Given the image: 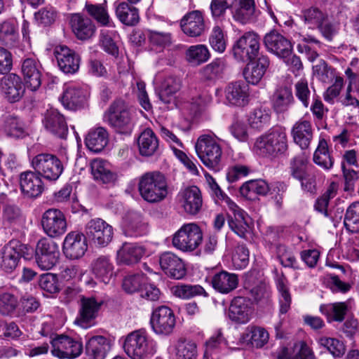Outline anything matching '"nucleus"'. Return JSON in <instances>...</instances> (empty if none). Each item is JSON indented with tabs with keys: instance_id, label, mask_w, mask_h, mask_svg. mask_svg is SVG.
Wrapping results in <instances>:
<instances>
[{
	"instance_id": "f257e3e1",
	"label": "nucleus",
	"mask_w": 359,
	"mask_h": 359,
	"mask_svg": "<svg viewBox=\"0 0 359 359\" xmlns=\"http://www.w3.org/2000/svg\"><path fill=\"white\" fill-rule=\"evenodd\" d=\"M137 188L142 198L151 204L162 202L168 195L167 179L158 171L147 172L141 175Z\"/></svg>"
},
{
	"instance_id": "f03ea898",
	"label": "nucleus",
	"mask_w": 359,
	"mask_h": 359,
	"mask_svg": "<svg viewBox=\"0 0 359 359\" xmlns=\"http://www.w3.org/2000/svg\"><path fill=\"white\" fill-rule=\"evenodd\" d=\"M123 349L131 359H148L156 352V343L144 330L140 329L126 336Z\"/></svg>"
},
{
	"instance_id": "7ed1b4c3",
	"label": "nucleus",
	"mask_w": 359,
	"mask_h": 359,
	"mask_svg": "<svg viewBox=\"0 0 359 359\" xmlns=\"http://www.w3.org/2000/svg\"><path fill=\"white\" fill-rule=\"evenodd\" d=\"M287 137L284 130L281 128L273 130L257 138L255 151L264 157L275 158L283 154L287 150Z\"/></svg>"
},
{
	"instance_id": "20e7f679",
	"label": "nucleus",
	"mask_w": 359,
	"mask_h": 359,
	"mask_svg": "<svg viewBox=\"0 0 359 359\" xmlns=\"http://www.w3.org/2000/svg\"><path fill=\"white\" fill-rule=\"evenodd\" d=\"M104 118L116 132L128 134L133 127L132 113L122 100H114L104 113Z\"/></svg>"
},
{
	"instance_id": "39448f33",
	"label": "nucleus",
	"mask_w": 359,
	"mask_h": 359,
	"mask_svg": "<svg viewBox=\"0 0 359 359\" xmlns=\"http://www.w3.org/2000/svg\"><path fill=\"white\" fill-rule=\"evenodd\" d=\"M195 149L198 158L206 167L214 170H219L222 149L213 136H199L195 144Z\"/></svg>"
},
{
	"instance_id": "423d86ee",
	"label": "nucleus",
	"mask_w": 359,
	"mask_h": 359,
	"mask_svg": "<svg viewBox=\"0 0 359 359\" xmlns=\"http://www.w3.org/2000/svg\"><path fill=\"white\" fill-rule=\"evenodd\" d=\"M203 231L196 223L183 224L172 236V244L177 250L191 252L202 243Z\"/></svg>"
},
{
	"instance_id": "0eeeda50",
	"label": "nucleus",
	"mask_w": 359,
	"mask_h": 359,
	"mask_svg": "<svg viewBox=\"0 0 359 359\" xmlns=\"http://www.w3.org/2000/svg\"><path fill=\"white\" fill-rule=\"evenodd\" d=\"M32 249L18 240H11L0 252V269L6 273H13L18 267L20 258L29 259Z\"/></svg>"
},
{
	"instance_id": "6e6552de",
	"label": "nucleus",
	"mask_w": 359,
	"mask_h": 359,
	"mask_svg": "<svg viewBox=\"0 0 359 359\" xmlns=\"http://www.w3.org/2000/svg\"><path fill=\"white\" fill-rule=\"evenodd\" d=\"M31 164L38 175L50 182L56 181L64 170L62 161L55 155L50 153L36 155L32 158Z\"/></svg>"
},
{
	"instance_id": "1a4fd4ad",
	"label": "nucleus",
	"mask_w": 359,
	"mask_h": 359,
	"mask_svg": "<svg viewBox=\"0 0 359 359\" xmlns=\"http://www.w3.org/2000/svg\"><path fill=\"white\" fill-rule=\"evenodd\" d=\"M259 35L254 32L243 34L234 43L232 49L234 58L242 62L250 63L259 54L260 43Z\"/></svg>"
},
{
	"instance_id": "9d476101",
	"label": "nucleus",
	"mask_w": 359,
	"mask_h": 359,
	"mask_svg": "<svg viewBox=\"0 0 359 359\" xmlns=\"http://www.w3.org/2000/svg\"><path fill=\"white\" fill-rule=\"evenodd\" d=\"M85 235L95 246L104 248L112 241L114 229L104 219L95 218L86 224Z\"/></svg>"
},
{
	"instance_id": "9b49d317",
	"label": "nucleus",
	"mask_w": 359,
	"mask_h": 359,
	"mask_svg": "<svg viewBox=\"0 0 359 359\" xmlns=\"http://www.w3.org/2000/svg\"><path fill=\"white\" fill-rule=\"evenodd\" d=\"M50 344L52 355L60 359H74L83 352L82 342L67 335H55Z\"/></svg>"
},
{
	"instance_id": "f8f14e48",
	"label": "nucleus",
	"mask_w": 359,
	"mask_h": 359,
	"mask_svg": "<svg viewBox=\"0 0 359 359\" xmlns=\"http://www.w3.org/2000/svg\"><path fill=\"white\" fill-rule=\"evenodd\" d=\"M150 325L152 331L156 334L170 335L172 333L176 325L174 311L167 306H157L151 313Z\"/></svg>"
},
{
	"instance_id": "ddd939ff",
	"label": "nucleus",
	"mask_w": 359,
	"mask_h": 359,
	"mask_svg": "<svg viewBox=\"0 0 359 359\" xmlns=\"http://www.w3.org/2000/svg\"><path fill=\"white\" fill-rule=\"evenodd\" d=\"M102 304V299L94 297H81L74 323L83 329H88L95 325V320Z\"/></svg>"
},
{
	"instance_id": "4468645a",
	"label": "nucleus",
	"mask_w": 359,
	"mask_h": 359,
	"mask_svg": "<svg viewBox=\"0 0 359 359\" xmlns=\"http://www.w3.org/2000/svg\"><path fill=\"white\" fill-rule=\"evenodd\" d=\"M60 251L57 245L48 238L40 239L35 249V261L42 270H50L58 262Z\"/></svg>"
},
{
	"instance_id": "2eb2a0df",
	"label": "nucleus",
	"mask_w": 359,
	"mask_h": 359,
	"mask_svg": "<svg viewBox=\"0 0 359 359\" xmlns=\"http://www.w3.org/2000/svg\"><path fill=\"white\" fill-rule=\"evenodd\" d=\"M41 224L45 233L50 238H57L67 230L65 214L59 209L50 208L41 216Z\"/></svg>"
},
{
	"instance_id": "dca6fc26",
	"label": "nucleus",
	"mask_w": 359,
	"mask_h": 359,
	"mask_svg": "<svg viewBox=\"0 0 359 359\" xmlns=\"http://www.w3.org/2000/svg\"><path fill=\"white\" fill-rule=\"evenodd\" d=\"M85 233L72 231L69 233L63 242V252L69 259L82 257L88 249Z\"/></svg>"
},
{
	"instance_id": "f3484780",
	"label": "nucleus",
	"mask_w": 359,
	"mask_h": 359,
	"mask_svg": "<svg viewBox=\"0 0 359 359\" xmlns=\"http://www.w3.org/2000/svg\"><path fill=\"white\" fill-rule=\"evenodd\" d=\"M42 67L35 58L27 57L22 60L21 72L25 83L32 91L37 90L41 85Z\"/></svg>"
},
{
	"instance_id": "a211bd4d",
	"label": "nucleus",
	"mask_w": 359,
	"mask_h": 359,
	"mask_svg": "<svg viewBox=\"0 0 359 359\" xmlns=\"http://www.w3.org/2000/svg\"><path fill=\"white\" fill-rule=\"evenodd\" d=\"M58 67L66 74H73L78 72L80 66V57L73 50L65 46H58L54 50Z\"/></svg>"
},
{
	"instance_id": "6ab92c4d",
	"label": "nucleus",
	"mask_w": 359,
	"mask_h": 359,
	"mask_svg": "<svg viewBox=\"0 0 359 359\" xmlns=\"http://www.w3.org/2000/svg\"><path fill=\"white\" fill-rule=\"evenodd\" d=\"M0 87L6 99L11 103L20 100L25 93L21 78L15 74H8L1 79Z\"/></svg>"
},
{
	"instance_id": "aec40b11",
	"label": "nucleus",
	"mask_w": 359,
	"mask_h": 359,
	"mask_svg": "<svg viewBox=\"0 0 359 359\" xmlns=\"http://www.w3.org/2000/svg\"><path fill=\"white\" fill-rule=\"evenodd\" d=\"M180 27L184 34L188 36H201L206 29L203 13L198 10L188 12L180 20Z\"/></svg>"
},
{
	"instance_id": "412c9836",
	"label": "nucleus",
	"mask_w": 359,
	"mask_h": 359,
	"mask_svg": "<svg viewBox=\"0 0 359 359\" xmlns=\"http://www.w3.org/2000/svg\"><path fill=\"white\" fill-rule=\"evenodd\" d=\"M43 124L52 135L60 139H66L68 135V126L65 116L56 109L46 111Z\"/></svg>"
},
{
	"instance_id": "4be33fe9",
	"label": "nucleus",
	"mask_w": 359,
	"mask_h": 359,
	"mask_svg": "<svg viewBox=\"0 0 359 359\" xmlns=\"http://www.w3.org/2000/svg\"><path fill=\"white\" fill-rule=\"evenodd\" d=\"M231 13L233 18L243 25L255 22L260 15L255 0H237Z\"/></svg>"
},
{
	"instance_id": "5701e85b",
	"label": "nucleus",
	"mask_w": 359,
	"mask_h": 359,
	"mask_svg": "<svg viewBox=\"0 0 359 359\" xmlns=\"http://www.w3.org/2000/svg\"><path fill=\"white\" fill-rule=\"evenodd\" d=\"M159 264L165 273L174 279H181L186 275L187 269L183 261L171 252L162 253L159 257Z\"/></svg>"
},
{
	"instance_id": "b1692460",
	"label": "nucleus",
	"mask_w": 359,
	"mask_h": 359,
	"mask_svg": "<svg viewBox=\"0 0 359 359\" xmlns=\"http://www.w3.org/2000/svg\"><path fill=\"white\" fill-rule=\"evenodd\" d=\"M264 43L270 52L281 58H285L292 53V45L290 41L276 31L266 34Z\"/></svg>"
},
{
	"instance_id": "393cba45",
	"label": "nucleus",
	"mask_w": 359,
	"mask_h": 359,
	"mask_svg": "<svg viewBox=\"0 0 359 359\" xmlns=\"http://www.w3.org/2000/svg\"><path fill=\"white\" fill-rule=\"evenodd\" d=\"M225 97L228 103L237 107H244L249 102V88L243 81L230 83L225 88Z\"/></svg>"
},
{
	"instance_id": "a878e982",
	"label": "nucleus",
	"mask_w": 359,
	"mask_h": 359,
	"mask_svg": "<svg viewBox=\"0 0 359 359\" xmlns=\"http://www.w3.org/2000/svg\"><path fill=\"white\" fill-rule=\"evenodd\" d=\"M313 131L311 121L299 119L293 125L291 135L296 144L302 149H306L313 140Z\"/></svg>"
},
{
	"instance_id": "bb28decb",
	"label": "nucleus",
	"mask_w": 359,
	"mask_h": 359,
	"mask_svg": "<svg viewBox=\"0 0 359 359\" xmlns=\"http://www.w3.org/2000/svg\"><path fill=\"white\" fill-rule=\"evenodd\" d=\"M22 191L29 197H37L43 192V184L41 177L35 171H26L20 176Z\"/></svg>"
},
{
	"instance_id": "cd10ccee",
	"label": "nucleus",
	"mask_w": 359,
	"mask_h": 359,
	"mask_svg": "<svg viewBox=\"0 0 359 359\" xmlns=\"http://www.w3.org/2000/svg\"><path fill=\"white\" fill-rule=\"evenodd\" d=\"M248 299L238 297L234 298L229 306L228 316L229 318L237 323H248L252 314V309Z\"/></svg>"
},
{
	"instance_id": "c85d7f7f",
	"label": "nucleus",
	"mask_w": 359,
	"mask_h": 359,
	"mask_svg": "<svg viewBox=\"0 0 359 359\" xmlns=\"http://www.w3.org/2000/svg\"><path fill=\"white\" fill-rule=\"evenodd\" d=\"M228 208L231 212L229 219L230 229L241 238H245L249 228L245 212L235 203H230Z\"/></svg>"
},
{
	"instance_id": "c756f323",
	"label": "nucleus",
	"mask_w": 359,
	"mask_h": 359,
	"mask_svg": "<svg viewBox=\"0 0 359 359\" xmlns=\"http://www.w3.org/2000/svg\"><path fill=\"white\" fill-rule=\"evenodd\" d=\"M86 96L84 91L78 86H69L64 90L61 102L65 108L76 111L84 106Z\"/></svg>"
},
{
	"instance_id": "7c9ffc66",
	"label": "nucleus",
	"mask_w": 359,
	"mask_h": 359,
	"mask_svg": "<svg viewBox=\"0 0 359 359\" xmlns=\"http://www.w3.org/2000/svg\"><path fill=\"white\" fill-rule=\"evenodd\" d=\"M90 271L100 281L107 283L113 274L114 265L108 255H100L90 264Z\"/></svg>"
},
{
	"instance_id": "2f4dec72",
	"label": "nucleus",
	"mask_w": 359,
	"mask_h": 359,
	"mask_svg": "<svg viewBox=\"0 0 359 359\" xmlns=\"http://www.w3.org/2000/svg\"><path fill=\"white\" fill-rule=\"evenodd\" d=\"M211 283L216 291L222 294H228L237 287L238 278L235 273L222 271L212 276Z\"/></svg>"
},
{
	"instance_id": "473e14b6",
	"label": "nucleus",
	"mask_w": 359,
	"mask_h": 359,
	"mask_svg": "<svg viewBox=\"0 0 359 359\" xmlns=\"http://www.w3.org/2000/svg\"><path fill=\"white\" fill-rule=\"evenodd\" d=\"M294 99L290 87L278 86L272 96V104L277 113H284L294 104Z\"/></svg>"
},
{
	"instance_id": "72a5a7b5",
	"label": "nucleus",
	"mask_w": 359,
	"mask_h": 359,
	"mask_svg": "<svg viewBox=\"0 0 359 359\" xmlns=\"http://www.w3.org/2000/svg\"><path fill=\"white\" fill-rule=\"evenodd\" d=\"M109 142V135L103 127L90 130L85 138L86 147L91 151L98 153L102 151Z\"/></svg>"
},
{
	"instance_id": "f704fd0d",
	"label": "nucleus",
	"mask_w": 359,
	"mask_h": 359,
	"mask_svg": "<svg viewBox=\"0 0 359 359\" xmlns=\"http://www.w3.org/2000/svg\"><path fill=\"white\" fill-rule=\"evenodd\" d=\"M70 23L73 32L81 40L90 39L95 33V27L90 19L79 13L72 16Z\"/></svg>"
},
{
	"instance_id": "c9c22d12",
	"label": "nucleus",
	"mask_w": 359,
	"mask_h": 359,
	"mask_svg": "<svg viewBox=\"0 0 359 359\" xmlns=\"http://www.w3.org/2000/svg\"><path fill=\"white\" fill-rule=\"evenodd\" d=\"M144 254V249L142 246L126 242L117 252V259L122 264L131 265L137 263Z\"/></svg>"
},
{
	"instance_id": "e433bc0d",
	"label": "nucleus",
	"mask_w": 359,
	"mask_h": 359,
	"mask_svg": "<svg viewBox=\"0 0 359 359\" xmlns=\"http://www.w3.org/2000/svg\"><path fill=\"white\" fill-rule=\"evenodd\" d=\"M202 196L200 189L192 186L185 189L182 193V206L190 215L197 214L202 207Z\"/></svg>"
},
{
	"instance_id": "4c0bfd02",
	"label": "nucleus",
	"mask_w": 359,
	"mask_h": 359,
	"mask_svg": "<svg viewBox=\"0 0 359 359\" xmlns=\"http://www.w3.org/2000/svg\"><path fill=\"white\" fill-rule=\"evenodd\" d=\"M86 348L93 359H104L111 350V343L103 336H95L88 340Z\"/></svg>"
},
{
	"instance_id": "58836bf2",
	"label": "nucleus",
	"mask_w": 359,
	"mask_h": 359,
	"mask_svg": "<svg viewBox=\"0 0 359 359\" xmlns=\"http://www.w3.org/2000/svg\"><path fill=\"white\" fill-rule=\"evenodd\" d=\"M140 154L144 156H153L158 149V140L150 128L142 131L137 139Z\"/></svg>"
},
{
	"instance_id": "ea45409f",
	"label": "nucleus",
	"mask_w": 359,
	"mask_h": 359,
	"mask_svg": "<svg viewBox=\"0 0 359 359\" xmlns=\"http://www.w3.org/2000/svg\"><path fill=\"white\" fill-rule=\"evenodd\" d=\"M91 174L96 181L103 184H114L116 179V175L111 171L107 161L96 158L90 163Z\"/></svg>"
},
{
	"instance_id": "a19ab883",
	"label": "nucleus",
	"mask_w": 359,
	"mask_h": 359,
	"mask_svg": "<svg viewBox=\"0 0 359 359\" xmlns=\"http://www.w3.org/2000/svg\"><path fill=\"white\" fill-rule=\"evenodd\" d=\"M227 67L228 64L225 58H215L210 63L203 67L201 72L202 78L205 81L214 83L222 78Z\"/></svg>"
},
{
	"instance_id": "79ce46f5",
	"label": "nucleus",
	"mask_w": 359,
	"mask_h": 359,
	"mask_svg": "<svg viewBox=\"0 0 359 359\" xmlns=\"http://www.w3.org/2000/svg\"><path fill=\"white\" fill-rule=\"evenodd\" d=\"M352 301L339 302L320 306L322 313L330 320L342 322L347 313L352 309Z\"/></svg>"
},
{
	"instance_id": "37998d69",
	"label": "nucleus",
	"mask_w": 359,
	"mask_h": 359,
	"mask_svg": "<svg viewBox=\"0 0 359 359\" xmlns=\"http://www.w3.org/2000/svg\"><path fill=\"white\" fill-rule=\"evenodd\" d=\"M270 64L266 55H260L256 64H252L251 69L247 67L243 71V75L246 81L249 83L257 84L264 75Z\"/></svg>"
},
{
	"instance_id": "c03bdc74",
	"label": "nucleus",
	"mask_w": 359,
	"mask_h": 359,
	"mask_svg": "<svg viewBox=\"0 0 359 359\" xmlns=\"http://www.w3.org/2000/svg\"><path fill=\"white\" fill-rule=\"evenodd\" d=\"M86 13L99 25L108 27H114L115 25L108 13L105 4H93L86 2L84 7Z\"/></svg>"
},
{
	"instance_id": "a18cd8bd",
	"label": "nucleus",
	"mask_w": 359,
	"mask_h": 359,
	"mask_svg": "<svg viewBox=\"0 0 359 359\" xmlns=\"http://www.w3.org/2000/svg\"><path fill=\"white\" fill-rule=\"evenodd\" d=\"M116 18L126 26H135L140 20L138 9L128 3H119L115 8Z\"/></svg>"
},
{
	"instance_id": "49530a36",
	"label": "nucleus",
	"mask_w": 359,
	"mask_h": 359,
	"mask_svg": "<svg viewBox=\"0 0 359 359\" xmlns=\"http://www.w3.org/2000/svg\"><path fill=\"white\" fill-rule=\"evenodd\" d=\"M3 129L8 137L14 139L24 138L28 135L23 121L20 118L11 115L5 118Z\"/></svg>"
},
{
	"instance_id": "de8ad7c7",
	"label": "nucleus",
	"mask_w": 359,
	"mask_h": 359,
	"mask_svg": "<svg viewBox=\"0 0 359 359\" xmlns=\"http://www.w3.org/2000/svg\"><path fill=\"white\" fill-rule=\"evenodd\" d=\"M181 88V80L180 78L174 76H166L161 82L158 96L161 101L165 103H169L170 97L175 94Z\"/></svg>"
},
{
	"instance_id": "09e8293b",
	"label": "nucleus",
	"mask_w": 359,
	"mask_h": 359,
	"mask_svg": "<svg viewBox=\"0 0 359 359\" xmlns=\"http://www.w3.org/2000/svg\"><path fill=\"white\" fill-rule=\"evenodd\" d=\"M19 306L18 297L9 292L0 289V314L3 316H13Z\"/></svg>"
},
{
	"instance_id": "8fccbe9b",
	"label": "nucleus",
	"mask_w": 359,
	"mask_h": 359,
	"mask_svg": "<svg viewBox=\"0 0 359 359\" xmlns=\"http://www.w3.org/2000/svg\"><path fill=\"white\" fill-rule=\"evenodd\" d=\"M300 18L309 29H316L321 22H325L327 15L318 8L311 6L302 10Z\"/></svg>"
},
{
	"instance_id": "3c124183",
	"label": "nucleus",
	"mask_w": 359,
	"mask_h": 359,
	"mask_svg": "<svg viewBox=\"0 0 359 359\" xmlns=\"http://www.w3.org/2000/svg\"><path fill=\"white\" fill-rule=\"evenodd\" d=\"M187 61L193 65H200L210 57V53L205 45L197 44L189 46L185 53Z\"/></svg>"
},
{
	"instance_id": "603ef678",
	"label": "nucleus",
	"mask_w": 359,
	"mask_h": 359,
	"mask_svg": "<svg viewBox=\"0 0 359 359\" xmlns=\"http://www.w3.org/2000/svg\"><path fill=\"white\" fill-rule=\"evenodd\" d=\"M313 161L325 170H330L333 167L334 158L328 151L325 140L322 139L319 141L318 146L313 154Z\"/></svg>"
},
{
	"instance_id": "864d4df0",
	"label": "nucleus",
	"mask_w": 359,
	"mask_h": 359,
	"mask_svg": "<svg viewBox=\"0 0 359 359\" xmlns=\"http://www.w3.org/2000/svg\"><path fill=\"white\" fill-rule=\"evenodd\" d=\"M19 35L17 25L15 22L5 21L0 24V40L10 47H15L18 42Z\"/></svg>"
},
{
	"instance_id": "5fc2aeb1",
	"label": "nucleus",
	"mask_w": 359,
	"mask_h": 359,
	"mask_svg": "<svg viewBox=\"0 0 359 359\" xmlns=\"http://www.w3.org/2000/svg\"><path fill=\"white\" fill-rule=\"evenodd\" d=\"M172 293L179 298L189 299L197 295L208 296L204 288L199 285L179 283L171 288Z\"/></svg>"
},
{
	"instance_id": "6e6d98bb",
	"label": "nucleus",
	"mask_w": 359,
	"mask_h": 359,
	"mask_svg": "<svg viewBox=\"0 0 359 359\" xmlns=\"http://www.w3.org/2000/svg\"><path fill=\"white\" fill-rule=\"evenodd\" d=\"M276 287L280 293V312L285 314L290 308L292 298L287 287V280L283 273L276 279Z\"/></svg>"
},
{
	"instance_id": "4d7b16f0",
	"label": "nucleus",
	"mask_w": 359,
	"mask_h": 359,
	"mask_svg": "<svg viewBox=\"0 0 359 359\" xmlns=\"http://www.w3.org/2000/svg\"><path fill=\"white\" fill-rule=\"evenodd\" d=\"M344 224L348 232L359 233V202L351 203L347 208Z\"/></svg>"
},
{
	"instance_id": "13d9d810",
	"label": "nucleus",
	"mask_w": 359,
	"mask_h": 359,
	"mask_svg": "<svg viewBox=\"0 0 359 359\" xmlns=\"http://www.w3.org/2000/svg\"><path fill=\"white\" fill-rule=\"evenodd\" d=\"M271 120V111L269 108H257L249 116L248 121L252 128L261 129L268 126Z\"/></svg>"
},
{
	"instance_id": "bf43d9fd",
	"label": "nucleus",
	"mask_w": 359,
	"mask_h": 359,
	"mask_svg": "<svg viewBox=\"0 0 359 359\" xmlns=\"http://www.w3.org/2000/svg\"><path fill=\"white\" fill-rule=\"evenodd\" d=\"M147 226L142 222L139 215L134 214L130 216L129 220L126 224L124 233L127 236L137 237L144 235L146 233Z\"/></svg>"
},
{
	"instance_id": "052dcab7",
	"label": "nucleus",
	"mask_w": 359,
	"mask_h": 359,
	"mask_svg": "<svg viewBox=\"0 0 359 359\" xmlns=\"http://www.w3.org/2000/svg\"><path fill=\"white\" fill-rule=\"evenodd\" d=\"M294 92L297 99L302 106L308 108L310 105L311 92L309 87L308 81L304 78L299 79L294 84Z\"/></svg>"
},
{
	"instance_id": "680f3d73",
	"label": "nucleus",
	"mask_w": 359,
	"mask_h": 359,
	"mask_svg": "<svg viewBox=\"0 0 359 359\" xmlns=\"http://www.w3.org/2000/svg\"><path fill=\"white\" fill-rule=\"evenodd\" d=\"M318 344L326 348L334 357L342 356L346 351L345 346L336 338L322 337L318 340Z\"/></svg>"
},
{
	"instance_id": "e2e57ef3",
	"label": "nucleus",
	"mask_w": 359,
	"mask_h": 359,
	"mask_svg": "<svg viewBox=\"0 0 359 359\" xmlns=\"http://www.w3.org/2000/svg\"><path fill=\"white\" fill-rule=\"evenodd\" d=\"M237 0H212L210 6L211 15L215 20L224 18L227 9L233 8Z\"/></svg>"
},
{
	"instance_id": "0e129e2a",
	"label": "nucleus",
	"mask_w": 359,
	"mask_h": 359,
	"mask_svg": "<svg viewBox=\"0 0 359 359\" xmlns=\"http://www.w3.org/2000/svg\"><path fill=\"white\" fill-rule=\"evenodd\" d=\"M38 283L40 288L48 294H56L60 290L57 276L54 273L41 275Z\"/></svg>"
},
{
	"instance_id": "69168bd1",
	"label": "nucleus",
	"mask_w": 359,
	"mask_h": 359,
	"mask_svg": "<svg viewBox=\"0 0 359 359\" xmlns=\"http://www.w3.org/2000/svg\"><path fill=\"white\" fill-rule=\"evenodd\" d=\"M247 337L250 344L257 348H262L269 341V333L262 327H251L248 328Z\"/></svg>"
},
{
	"instance_id": "338daca9",
	"label": "nucleus",
	"mask_w": 359,
	"mask_h": 359,
	"mask_svg": "<svg viewBox=\"0 0 359 359\" xmlns=\"http://www.w3.org/2000/svg\"><path fill=\"white\" fill-rule=\"evenodd\" d=\"M3 217L11 225L20 224L24 221L20 209L14 204H6L4 206Z\"/></svg>"
},
{
	"instance_id": "774afa93",
	"label": "nucleus",
	"mask_w": 359,
	"mask_h": 359,
	"mask_svg": "<svg viewBox=\"0 0 359 359\" xmlns=\"http://www.w3.org/2000/svg\"><path fill=\"white\" fill-rule=\"evenodd\" d=\"M196 357V346L194 343L180 341L176 346L177 359H195Z\"/></svg>"
}]
</instances>
